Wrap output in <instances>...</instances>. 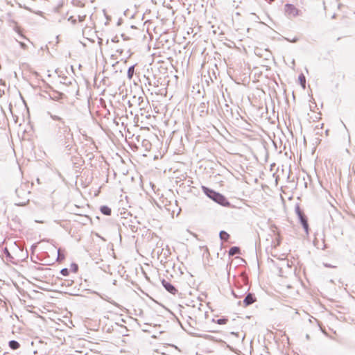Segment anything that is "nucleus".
<instances>
[{"label":"nucleus","mask_w":355,"mask_h":355,"mask_svg":"<svg viewBox=\"0 0 355 355\" xmlns=\"http://www.w3.org/2000/svg\"><path fill=\"white\" fill-rule=\"evenodd\" d=\"M285 40H286L288 42H293V43H295V42H297L299 40V38L297 37H295L292 40H290L289 38L286 37V38H285Z\"/></svg>","instance_id":"nucleus-30"},{"label":"nucleus","mask_w":355,"mask_h":355,"mask_svg":"<svg viewBox=\"0 0 355 355\" xmlns=\"http://www.w3.org/2000/svg\"><path fill=\"white\" fill-rule=\"evenodd\" d=\"M48 114L53 121H58V123H55V129H62V128H69V126L66 124V122L62 117H60L58 115H55V114H53L51 112H48Z\"/></svg>","instance_id":"nucleus-7"},{"label":"nucleus","mask_w":355,"mask_h":355,"mask_svg":"<svg viewBox=\"0 0 355 355\" xmlns=\"http://www.w3.org/2000/svg\"><path fill=\"white\" fill-rule=\"evenodd\" d=\"M15 193L19 198H21L22 200L16 202V205L17 206H25L29 199L27 198L30 192H27L22 187L19 188H17L15 189Z\"/></svg>","instance_id":"nucleus-5"},{"label":"nucleus","mask_w":355,"mask_h":355,"mask_svg":"<svg viewBox=\"0 0 355 355\" xmlns=\"http://www.w3.org/2000/svg\"><path fill=\"white\" fill-rule=\"evenodd\" d=\"M137 101H141V103H143V101H144V98H143V97H139V98H137ZM140 103H140V102H139V105H140Z\"/></svg>","instance_id":"nucleus-40"},{"label":"nucleus","mask_w":355,"mask_h":355,"mask_svg":"<svg viewBox=\"0 0 355 355\" xmlns=\"http://www.w3.org/2000/svg\"><path fill=\"white\" fill-rule=\"evenodd\" d=\"M162 284L163 287L170 293L175 295L178 290L175 288V287L171 284L169 282L166 281V279H163L162 280Z\"/></svg>","instance_id":"nucleus-9"},{"label":"nucleus","mask_w":355,"mask_h":355,"mask_svg":"<svg viewBox=\"0 0 355 355\" xmlns=\"http://www.w3.org/2000/svg\"><path fill=\"white\" fill-rule=\"evenodd\" d=\"M8 345L13 350H16V349H19L20 347V344L19 343V342H17V340H12L10 341H9Z\"/></svg>","instance_id":"nucleus-17"},{"label":"nucleus","mask_w":355,"mask_h":355,"mask_svg":"<svg viewBox=\"0 0 355 355\" xmlns=\"http://www.w3.org/2000/svg\"><path fill=\"white\" fill-rule=\"evenodd\" d=\"M240 252H241V250H240L239 247L233 246V247L230 248L228 254H229V256H234V255L240 254Z\"/></svg>","instance_id":"nucleus-15"},{"label":"nucleus","mask_w":355,"mask_h":355,"mask_svg":"<svg viewBox=\"0 0 355 355\" xmlns=\"http://www.w3.org/2000/svg\"><path fill=\"white\" fill-rule=\"evenodd\" d=\"M267 157L266 155L265 156V161L266 162Z\"/></svg>","instance_id":"nucleus-49"},{"label":"nucleus","mask_w":355,"mask_h":355,"mask_svg":"<svg viewBox=\"0 0 355 355\" xmlns=\"http://www.w3.org/2000/svg\"><path fill=\"white\" fill-rule=\"evenodd\" d=\"M121 37L123 38V40H130V37L126 36L125 34H121Z\"/></svg>","instance_id":"nucleus-36"},{"label":"nucleus","mask_w":355,"mask_h":355,"mask_svg":"<svg viewBox=\"0 0 355 355\" xmlns=\"http://www.w3.org/2000/svg\"><path fill=\"white\" fill-rule=\"evenodd\" d=\"M3 93H4V92L0 89V97H1V96Z\"/></svg>","instance_id":"nucleus-44"},{"label":"nucleus","mask_w":355,"mask_h":355,"mask_svg":"<svg viewBox=\"0 0 355 355\" xmlns=\"http://www.w3.org/2000/svg\"><path fill=\"white\" fill-rule=\"evenodd\" d=\"M265 66H262L261 67H254L253 69L254 75L255 78H257V81H260L261 78H266V75L263 74V69H264Z\"/></svg>","instance_id":"nucleus-10"},{"label":"nucleus","mask_w":355,"mask_h":355,"mask_svg":"<svg viewBox=\"0 0 355 355\" xmlns=\"http://www.w3.org/2000/svg\"><path fill=\"white\" fill-rule=\"evenodd\" d=\"M119 37L118 36H115L112 39V42H119Z\"/></svg>","instance_id":"nucleus-37"},{"label":"nucleus","mask_w":355,"mask_h":355,"mask_svg":"<svg viewBox=\"0 0 355 355\" xmlns=\"http://www.w3.org/2000/svg\"><path fill=\"white\" fill-rule=\"evenodd\" d=\"M71 270L74 273L77 272L78 270V264L76 263H72L71 264Z\"/></svg>","instance_id":"nucleus-26"},{"label":"nucleus","mask_w":355,"mask_h":355,"mask_svg":"<svg viewBox=\"0 0 355 355\" xmlns=\"http://www.w3.org/2000/svg\"><path fill=\"white\" fill-rule=\"evenodd\" d=\"M324 266L326 267V268H334V266L329 263H324Z\"/></svg>","instance_id":"nucleus-39"},{"label":"nucleus","mask_w":355,"mask_h":355,"mask_svg":"<svg viewBox=\"0 0 355 355\" xmlns=\"http://www.w3.org/2000/svg\"><path fill=\"white\" fill-rule=\"evenodd\" d=\"M192 322H193V319L191 317H189L188 323L190 327H192Z\"/></svg>","instance_id":"nucleus-38"},{"label":"nucleus","mask_w":355,"mask_h":355,"mask_svg":"<svg viewBox=\"0 0 355 355\" xmlns=\"http://www.w3.org/2000/svg\"><path fill=\"white\" fill-rule=\"evenodd\" d=\"M135 73V65L130 66L127 72V76L129 79H132Z\"/></svg>","instance_id":"nucleus-22"},{"label":"nucleus","mask_w":355,"mask_h":355,"mask_svg":"<svg viewBox=\"0 0 355 355\" xmlns=\"http://www.w3.org/2000/svg\"><path fill=\"white\" fill-rule=\"evenodd\" d=\"M268 268L270 269L271 272L277 275L282 276V268L276 264L274 260L269 257H268Z\"/></svg>","instance_id":"nucleus-6"},{"label":"nucleus","mask_w":355,"mask_h":355,"mask_svg":"<svg viewBox=\"0 0 355 355\" xmlns=\"http://www.w3.org/2000/svg\"><path fill=\"white\" fill-rule=\"evenodd\" d=\"M274 85H277V84L273 80H270L268 78V83H267V85H268V89H270L271 87H274Z\"/></svg>","instance_id":"nucleus-27"},{"label":"nucleus","mask_w":355,"mask_h":355,"mask_svg":"<svg viewBox=\"0 0 355 355\" xmlns=\"http://www.w3.org/2000/svg\"><path fill=\"white\" fill-rule=\"evenodd\" d=\"M278 171V167H276V164L275 163H272L270 164V169L268 171V173H272V172H276Z\"/></svg>","instance_id":"nucleus-25"},{"label":"nucleus","mask_w":355,"mask_h":355,"mask_svg":"<svg viewBox=\"0 0 355 355\" xmlns=\"http://www.w3.org/2000/svg\"><path fill=\"white\" fill-rule=\"evenodd\" d=\"M3 256H5L6 261H12L13 259V257L10 253L8 249L7 248H4L3 250Z\"/></svg>","instance_id":"nucleus-16"},{"label":"nucleus","mask_w":355,"mask_h":355,"mask_svg":"<svg viewBox=\"0 0 355 355\" xmlns=\"http://www.w3.org/2000/svg\"><path fill=\"white\" fill-rule=\"evenodd\" d=\"M19 44L20 45L21 48H22L24 49H26L27 48V45L24 42H19Z\"/></svg>","instance_id":"nucleus-33"},{"label":"nucleus","mask_w":355,"mask_h":355,"mask_svg":"<svg viewBox=\"0 0 355 355\" xmlns=\"http://www.w3.org/2000/svg\"><path fill=\"white\" fill-rule=\"evenodd\" d=\"M65 282H66L65 285H67V286H70V285H71L72 281H71V282H69V280H65Z\"/></svg>","instance_id":"nucleus-41"},{"label":"nucleus","mask_w":355,"mask_h":355,"mask_svg":"<svg viewBox=\"0 0 355 355\" xmlns=\"http://www.w3.org/2000/svg\"><path fill=\"white\" fill-rule=\"evenodd\" d=\"M267 137H268V139L270 140V142L274 146L275 150H277V143H276V141L273 139H272L270 133L268 131Z\"/></svg>","instance_id":"nucleus-24"},{"label":"nucleus","mask_w":355,"mask_h":355,"mask_svg":"<svg viewBox=\"0 0 355 355\" xmlns=\"http://www.w3.org/2000/svg\"><path fill=\"white\" fill-rule=\"evenodd\" d=\"M295 212L297 216L299 221L302 225L304 232L308 235L309 232V226L308 223L307 216L304 214L303 210L300 208L299 204H296L295 207Z\"/></svg>","instance_id":"nucleus-3"},{"label":"nucleus","mask_w":355,"mask_h":355,"mask_svg":"<svg viewBox=\"0 0 355 355\" xmlns=\"http://www.w3.org/2000/svg\"><path fill=\"white\" fill-rule=\"evenodd\" d=\"M255 301V297L254 294L248 293L247 295L245 297L243 302L245 306H248L251 305Z\"/></svg>","instance_id":"nucleus-12"},{"label":"nucleus","mask_w":355,"mask_h":355,"mask_svg":"<svg viewBox=\"0 0 355 355\" xmlns=\"http://www.w3.org/2000/svg\"><path fill=\"white\" fill-rule=\"evenodd\" d=\"M236 290L237 291L233 290L232 291V293L236 298H239L243 296L245 294H246L249 289L244 288L243 289L236 288Z\"/></svg>","instance_id":"nucleus-13"},{"label":"nucleus","mask_w":355,"mask_h":355,"mask_svg":"<svg viewBox=\"0 0 355 355\" xmlns=\"http://www.w3.org/2000/svg\"><path fill=\"white\" fill-rule=\"evenodd\" d=\"M131 28H135V26H131Z\"/></svg>","instance_id":"nucleus-47"},{"label":"nucleus","mask_w":355,"mask_h":355,"mask_svg":"<svg viewBox=\"0 0 355 355\" xmlns=\"http://www.w3.org/2000/svg\"><path fill=\"white\" fill-rule=\"evenodd\" d=\"M201 188L203 193L214 202L224 207H229L230 205V203L226 197L220 193L217 192L206 186H202Z\"/></svg>","instance_id":"nucleus-2"},{"label":"nucleus","mask_w":355,"mask_h":355,"mask_svg":"<svg viewBox=\"0 0 355 355\" xmlns=\"http://www.w3.org/2000/svg\"><path fill=\"white\" fill-rule=\"evenodd\" d=\"M63 96L62 93L58 92L56 91H53V94H50V97L51 99L58 101L59 99L62 98Z\"/></svg>","instance_id":"nucleus-18"},{"label":"nucleus","mask_w":355,"mask_h":355,"mask_svg":"<svg viewBox=\"0 0 355 355\" xmlns=\"http://www.w3.org/2000/svg\"><path fill=\"white\" fill-rule=\"evenodd\" d=\"M63 259H64V254H61V250L60 249H58V257H57V260L59 261H62Z\"/></svg>","instance_id":"nucleus-28"},{"label":"nucleus","mask_w":355,"mask_h":355,"mask_svg":"<svg viewBox=\"0 0 355 355\" xmlns=\"http://www.w3.org/2000/svg\"><path fill=\"white\" fill-rule=\"evenodd\" d=\"M37 247V245L36 244H33L32 246H31V250L33 251Z\"/></svg>","instance_id":"nucleus-43"},{"label":"nucleus","mask_w":355,"mask_h":355,"mask_svg":"<svg viewBox=\"0 0 355 355\" xmlns=\"http://www.w3.org/2000/svg\"><path fill=\"white\" fill-rule=\"evenodd\" d=\"M279 179V175H277L276 172L268 173V182L270 184H273L274 185H277V182Z\"/></svg>","instance_id":"nucleus-11"},{"label":"nucleus","mask_w":355,"mask_h":355,"mask_svg":"<svg viewBox=\"0 0 355 355\" xmlns=\"http://www.w3.org/2000/svg\"><path fill=\"white\" fill-rule=\"evenodd\" d=\"M275 94H276V92H275V90H274V91H272V93H270V92L269 93V96H270V98L271 99V101H272V103H273V100H272V98L275 97Z\"/></svg>","instance_id":"nucleus-32"},{"label":"nucleus","mask_w":355,"mask_h":355,"mask_svg":"<svg viewBox=\"0 0 355 355\" xmlns=\"http://www.w3.org/2000/svg\"><path fill=\"white\" fill-rule=\"evenodd\" d=\"M219 236L221 241H227L230 239V234L224 230H222L219 233Z\"/></svg>","instance_id":"nucleus-20"},{"label":"nucleus","mask_w":355,"mask_h":355,"mask_svg":"<svg viewBox=\"0 0 355 355\" xmlns=\"http://www.w3.org/2000/svg\"><path fill=\"white\" fill-rule=\"evenodd\" d=\"M121 23V19H119L117 22V25L119 26Z\"/></svg>","instance_id":"nucleus-45"},{"label":"nucleus","mask_w":355,"mask_h":355,"mask_svg":"<svg viewBox=\"0 0 355 355\" xmlns=\"http://www.w3.org/2000/svg\"><path fill=\"white\" fill-rule=\"evenodd\" d=\"M136 223H137V224H139V223H140L138 220H136Z\"/></svg>","instance_id":"nucleus-48"},{"label":"nucleus","mask_w":355,"mask_h":355,"mask_svg":"<svg viewBox=\"0 0 355 355\" xmlns=\"http://www.w3.org/2000/svg\"><path fill=\"white\" fill-rule=\"evenodd\" d=\"M101 212L105 216H110L112 214V209L107 205H103L100 207Z\"/></svg>","instance_id":"nucleus-14"},{"label":"nucleus","mask_w":355,"mask_h":355,"mask_svg":"<svg viewBox=\"0 0 355 355\" xmlns=\"http://www.w3.org/2000/svg\"><path fill=\"white\" fill-rule=\"evenodd\" d=\"M271 125H272V128L275 126V123L274 122H271Z\"/></svg>","instance_id":"nucleus-46"},{"label":"nucleus","mask_w":355,"mask_h":355,"mask_svg":"<svg viewBox=\"0 0 355 355\" xmlns=\"http://www.w3.org/2000/svg\"><path fill=\"white\" fill-rule=\"evenodd\" d=\"M60 272L63 276H68L69 275V270L68 268H62Z\"/></svg>","instance_id":"nucleus-29"},{"label":"nucleus","mask_w":355,"mask_h":355,"mask_svg":"<svg viewBox=\"0 0 355 355\" xmlns=\"http://www.w3.org/2000/svg\"><path fill=\"white\" fill-rule=\"evenodd\" d=\"M129 228L131 230L132 232H137L139 227L135 224L134 221L130 220V223L128 224Z\"/></svg>","instance_id":"nucleus-23"},{"label":"nucleus","mask_w":355,"mask_h":355,"mask_svg":"<svg viewBox=\"0 0 355 355\" xmlns=\"http://www.w3.org/2000/svg\"><path fill=\"white\" fill-rule=\"evenodd\" d=\"M227 321H228V319L225 317H223V318L217 319V320L213 319V322H214L218 324H225L227 322Z\"/></svg>","instance_id":"nucleus-21"},{"label":"nucleus","mask_w":355,"mask_h":355,"mask_svg":"<svg viewBox=\"0 0 355 355\" xmlns=\"http://www.w3.org/2000/svg\"><path fill=\"white\" fill-rule=\"evenodd\" d=\"M260 51H261V49H260L257 48V49H255V54H256V55H259V56H260V57H261V56H262V55L261 54Z\"/></svg>","instance_id":"nucleus-35"},{"label":"nucleus","mask_w":355,"mask_h":355,"mask_svg":"<svg viewBox=\"0 0 355 355\" xmlns=\"http://www.w3.org/2000/svg\"><path fill=\"white\" fill-rule=\"evenodd\" d=\"M55 139L58 144L69 150L73 143V135L70 128L55 129Z\"/></svg>","instance_id":"nucleus-1"},{"label":"nucleus","mask_w":355,"mask_h":355,"mask_svg":"<svg viewBox=\"0 0 355 355\" xmlns=\"http://www.w3.org/2000/svg\"><path fill=\"white\" fill-rule=\"evenodd\" d=\"M285 13L288 17H295L299 15V10L291 3L285 5Z\"/></svg>","instance_id":"nucleus-8"},{"label":"nucleus","mask_w":355,"mask_h":355,"mask_svg":"<svg viewBox=\"0 0 355 355\" xmlns=\"http://www.w3.org/2000/svg\"><path fill=\"white\" fill-rule=\"evenodd\" d=\"M68 21H71L73 24H76L77 22L76 19H74L72 16L68 18Z\"/></svg>","instance_id":"nucleus-31"},{"label":"nucleus","mask_w":355,"mask_h":355,"mask_svg":"<svg viewBox=\"0 0 355 355\" xmlns=\"http://www.w3.org/2000/svg\"><path fill=\"white\" fill-rule=\"evenodd\" d=\"M65 282H66L65 285H67V286H70V285H71L72 281H71V282H69V280H65Z\"/></svg>","instance_id":"nucleus-42"},{"label":"nucleus","mask_w":355,"mask_h":355,"mask_svg":"<svg viewBox=\"0 0 355 355\" xmlns=\"http://www.w3.org/2000/svg\"><path fill=\"white\" fill-rule=\"evenodd\" d=\"M267 335H268V338H274L273 334L271 331H270L268 329Z\"/></svg>","instance_id":"nucleus-34"},{"label":"nucleus","mask_w":355,"mask_h":355,"mask_svg":"<svg viewBox=\"0 0 355 355\" xmlns=\"http://www.w3.org/2000/svg\"><path fill=\"white\" fill-rule=\"evenodd\" d=\"M270 232L272 234H270L272 238L271 245L272 248H276L282 242V237L278 228L275 225H270Z\"/></svg>","instance_id":"nucleus-4"},{"label":"nucleus","mask_w":355,"mask_h":355,"mask_svg":"<svg viewBox=\"0 0 355 355\" xmlns=\"http://www.w3.org/2000/svg\"><path fill=\"white\" fill-rule=\"evenodd\" d=\"M298 81L303 89L306 87V77L303 73L298 76Z\"/></svg>","instance_id":"nucleus-19"}]
</instances>
